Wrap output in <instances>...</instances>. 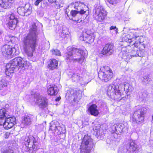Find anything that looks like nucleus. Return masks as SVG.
I'll use <instances>...</instances> for the list:
<instances>
[{"label":"nucleus","instance_id":"obj_1","mask_svg":"<svg viewBox=\"0 0 153 153\" xmlns=\"http://www.w3.org/2000/svg\"><path fill=\"white\" fill-rule=\"evenodd\" d=\"M38 32L37 26L32 24L28 33L25 35L22 39L23 51L27 56L31 57L37 46V39Z\"/></svg>","mask_w":153,"mask_h":153},{"label":"nucleus","instance_id":"obj_2","mask_svg":"<svg viewBox=\"0 0 153 153\" xmlns=\"http://www.w3.org/2000/svg\"><path fill=\"white\" fill-rule=\"evenodd\" d=\"M133 90L131 85L128 83L123 84L114 83L111 84L107 87V94L108 96L114 100H120L124 98V91L129 94Z\"/></svg>","mask_w":153,"mask_h":153},{"label":"nucleus","instance_id":"obj_3","mask_svg":"<svg viewBox=\"0 0 153 153\" xmlns=\"http://www.w3.org/2000/svg\"><path fill=\"white\" fill-rule=\"evenodd\" d=\"M29 62L25 61L21 57H16L12 59L10 63L6 65V74L10 77L15 71L24 70L28 67Z\"/></svg>","mask_w":153,"mask_h":153},{"label":"nucleus","instance_id":"obj_4","mask_svg":"<svg viewBox=\"0 0 153 153\" xmlns=\"http://www.w3.org/2000/svg\"><path fill=\"white\" fill-rule=\"evenodd\" d=\"M67 52L65 53V59L67 62H78L82 64L85 57L83 51L77 48L71 47L67 48Z\"/></svg>","mask_w":153,"mask_h":153},{"label":"nucleus","instance_id":"obj_5","mask_svg":"<svg viewBox=\"0 0 153 153\" xmlns=\"http://www.w3.org/2000/svg\"><path fill=\"white\" fill-rule=\"evenodd\" d=\"M22 143L24 146L23 149L26 152L30 153H36L39 149V143L38 138L33 136L23 137L22 138Z\"/></svg>","mask_w":153,"mask_h":153},{"label":"nucleus","instance_id":"obj_6","mask_svg":"<svg viewBox=\"0 0 153 153\" xmlns=\"http://www.w3.org/2000/svg\"><path fill=\"white\" fill-rule=\"evenodd\" d=\"M146 108L143 107L135 110L134 114L131 115L132 121L138 124L143 123L145 114L146 113Z\"/></svg>","mask_w":153,"mask_h":153},{"label":"nucleus","instance_id":"obj_7","mask_svg":"<svg viewBox=\"0 0 153 153\" xmlns=\"http://www.w3.org/2000/svg\"><path fill=\"white\" fill-rule=\"evenodd\" d=\"M98 76L102 81L107 82L113 76L112 70L108 66L101 67L98 73Z\"/></svg>","mask_w":153,"mask_h":153},{"label":"nucleus","instance_id":"obj_8","mask_svg":"<svg viewBox=\"0 0 153 153\" xmlns=\"http://www.w3.org/2000/svg\"><path fill=\"white\" fill-rule=\"evenodd\" d=\"M94 11L95 13L93 15L94 17L97 21H102L106 17L107 13L103 7L100 5L96 6Z\"/></svg>","mask_w":153,"mask_h":153},{"label":"nucleus","instance_id":"obj_9","mask_svg":"<svg viewBox=\"0 0 153 153\" xmlns=\"http://www.w3.org/2000/svg\"><path fill=\"white\" fill-rule=\"evenodd\" d=\"M74 8L76 10H72L71 12V15L74 17L78 13L82 15L85 13L88 9L87 6L80 2L75 3Z\"/></svg>","mask_w":153,"mask_h":153},{"label":"nucleus","instance_id":"obj_10","mask_svg":"<svg viewBox=\"0 0 153 153\" xmlns=\"http://www.w3.org/2000/svg\"><path fill=\"white\" fill-rule=\"evenodd\" d=\"M16 118H7V119L0 117V126H3L6 129L11 128L16 124Z\"/></svg>","mask_w":153,"mask_h":153},{"label":"nucleus","instance_id":"obj_11","mask_svg":"<svg viewBox=\"0 0 153 153\" xmlns=\"http://www.w3.org/2000/svg\"><path fill=\"white\" fill-rule=\"evenodd\" d=\"M34 101L40 108H43L47 106L48 103L47 99L38 94L34 95Z\"/></svg>","mask_w":153,"mask_h":153},{"label":"nucleus","instance_id":"obj_12","mask_svg":"<svg viewBox=\"0 0 153 153\" xmlns=\"http://www.w3.org/2000/svg\"><path fill=\"white\" fill-rule=\"evenodd\" d=\"M15 48L12 46L5 45L1 48V51L3 55L5 57L11 58L13 52H15Z\"/></svg>","mask_w":153,"mask_h":153},{"label":"nucleus","instance_id":"obj_13","mask_svg":"<svg viewBox=\"0 0 153 153\" xmlns=\"http://www.w3.org/2000/svg\"><path fill=\"white\" fill-rule=\"evenodd\" d=\"M114 51V45L108 43L105 45L101 51V53L106 56L110 55L113 54Z\"/></svg>","mask_w":153,"mask_h":153},{"label":"nucleus","instance_id":"obj_14","mask_svg":"<svg viewBox=\"0 0 153 153\" xmlns=\"http://www.w3.org/2000/svg\"><path fill=\"white\" fill-rule=\"evenodd\" d=\"M10 109L9 108V105L8 104L4 106L1 107L0 109V117L5 118H12V117L10 116Z\"/></svg>","mask_w":153,"mask_h":153},{"label":"nucleus","instance_id":"obj_15","mask_svg":"<svg viewBox=\"0 0 153 153\" xmlns=\"http://www.w3.org/2000/svg\"><path fill=\"white\" fill-rule=\"evenodd\" d=\"M9 19L8 25L10 29L13 30L16 27V24L18 22V19L16 18L14 14L12 13L9 15Z\"/></svg>","mask_w":153,"mask_h":153},{"label":"nucleus","instance_id":"obj_16","mask_svg":"<svg viewBox=\"0 0 153 153\" xmlns=\"http://www.w3.org/2000/svg\"><path fill=\"white\" fill-rule=\"evenodd\" d=\"M88 32V31H84L82 34V36L80 37V39L85 41L87 43H92L94 41V37L89 35Z\"/></svg>","mask_w":153,"mask_h":153},{"label":"nucleus","instance_id":"obj_17","mask_svg":"<svg viewBox=\"0 0 153 153\" xmlns=\"http://www.w3.org/2000/svg\"><path fill=\"white\" fill-rule=\"evenodd\" d=\"M81 145L91 149L93 146L92 139L88 135H85L82 140Z\"/></svg>","mask_w":153,"mask_h":153},{"label":"nucleus","instance_id":"obj_18","mask_svg":"<svg viewBox=\"0 0 153 153\" xmlns=\"http://www.w3.org/2000/svg\"><path fill=\"white\" fill-rule=\"evenodd\" d=\"M113 132L117 134H120L122 132L124 131L125 128H126L124 124L120 123L118 124H114L112 127Z\"/></svg>","mask_w":153,"mask_h":153},{"label":"nucleus","instance_id":"obj_19","mask_svg":"<svg viewBox=\"0 0 153 153\" xmlns=\"http://www.w3.org/2000/svg\"><path fill=\"white\" fill-rule=\"evenodd\" d=\"M71 94H72L74 97V100L75 102H78L82 97V92L79 90L71 89L69 91Z\"/></svg>","mask_w":153,"mask_h":153},{"label":"nucleus","instance_id":"obj_20","mask_svg":"<svg viewBox=\"0 0 153 153\" xmlns=\"http://www.w3.org/2000/svg\"><path fill=\"white\" fill-rule=\"evenodd\" d=\"M71 77L73 81L76 82H79L82 85L85 83L82 82V79L79 75L77 73H71Z\"/></svg>","mask_w":153,"mask_h":153},{"label":"nucleus","instance_id":"obj_21","mask_svg":"<svg viewBox=\"0 0 153 153\" xmlns=\"http://www.w3.org/2000/svg\"><path fill=\"white\" fill-rule=\"evenodd\" d=\"M129 145V146L127 150L130 153H136L139 150L138 146L134 141H130Z\"/></svg>","mask_w":153,"mask_h":153},{"label":"nucleus","instance_id":"obj_22","mask_svg":"<svg viewBox=\"0 0 153 153\" xmlns=\"http://www.w3.org/2000/svg\"><path fill=\"white\" fill-rule=\"evenodd\" d=\"M97 106L95 104H92L88 108V110L90 114L94 116L98 115L99 113L97 108Z\"/></svg>","mask_w":153,"mask_h":153},{"label":"nucleus","instance_id":"obj_23","mask_svg":"<svg viewBox=\"0 0 153 153\" xmlns=\"http://www.w3.org/2000/svg\"><path fill=\"white\" fill-rule=\"evenodd\" d=\"M131 34H129L126 35H124L123 37V40L126 42L129 43L130 45L133 44V43L134 42H136V41H135V40L136 39V38H137L138 37H132V36H131Z\"/></svg>","mask_w":153,"mask_h":153},{"label":"nucleus","instance_id":"obj_24","mask_svg":"<svg viewBox=\"0 0 153 153\" xmlns=\"http://www.w3.org/2000/svg\"><path fill=\"white\" fill-rule=\"evenodd\" d=\"M59 89L57 86L54 85L49 87L48 90V94L51 95H56L58 93Z\"/></svg>","mask_w":153,"mask_h":153},{"label":"nucleus","instance_id":"obj_25","mask_svg":"<svg viewBox=\"0 0 153 153\" xmlns=\"http://www.w3.org/2000/svg\"><path fill=\"white\" fill-rule=\"evenodd\" d=\"M12 0H0V5L1 7L4 9L9 8L10 6L11 1Z\"/></svg>","mask_w":153,"mask_h":153},{"label":"nucleus","instance_id":"obj_26","mask_svg":"<svg viewBox=\"0 0 153 153\" xmlns=\"http://www.w3.org/2000/svg\"><path fill=\"white\" fill-rule=\"evenodd\" d=\"M33 118V116L31 115L26 116L22 120V123L26 125H30L31 123Z\"/></svg>","mask_w":153,"mask_h":153},{"label":"nucleus","instance_id":"obj_27","mask_svg":"<svg viewBox=\"0 0 153 153\" xmlns=\"http://www.w3.org/2000/svg\"><path fill=\"white\" fill-rule=\"evenodd\" d=\"M58 62L55 59H50L48 62L49 68L52 70L56 68L57 67Z\"/></svg>","mask_w":153,"mask_h":153},{"label":"nucleus","instance_id":"obj_28","mask_svg":"<svg viewBox=\"0 0 153 153\" xmlns=\"http://www.w3.org/2000/svg\"><path fill=\"white\" fill-rule=\"evenodd\" d=\"M24 5V11L25 12V16H27L31 13L32 11V7L29 3L26 4L25 3Z\"/></svg>","mask_w":153,"mask_h":153},{"label":"nucleus","instance_id":"obj_29","mask_svg":"<svg viewBox=\"0 0 153 153\" xmlns=\"http://www.w3.org/2000/svg\"><path fill=\"white\" fill-rule=\"evenodd\" d=\"M133 44H132V48H134V50H132L131 51V55L132 56H136L137 55V47L138 45L140 44V43H138V42H134L133 43Z\"/></svg>","mask_w":153,"mask_h":153},{"label":"nucleus","instance_id":"obj_30","mask_svg":"<svg viewBox=\"0 0 153 153\" xmlns=\"http://www.w3.org/2000/svg\"><path fill=\"white\" fill-rule=\"evenodd\" d=\"M141 82L144 85H146L148 84L151 80L150 78H149V75H144L143 77L141 78Z\"/></svg>","mask_w":153,"mask_h":153},{"label":"nucleus","instance_id":"obj_31","mask_svg":"<svg viewBox=\"0 0 153 153\" xmlns=\"http://www.w3.org/2000/svg\"><path fill=\"white\" fill-rule=\"evenodd\" d=\"M58 122H57L52 121L50 124L49 130H51L52 131H56V128L58 125Z\"/></svg>","mask_w":153,"mask_h":153},{"label":"nucleus","instance_id":"obj_32","mask_svg":"<svg viewBox=\"0 0 153 153\" xmlns=\"http://www.w3.org/2000/svg\"><path fill=\"white\" fill-rule=\"evenodd\" d=\"M81 153H89L91 148H88L87 146L81 145Z\"/></svg>","mask_w":153,"mask_h":153},{"label":"nucleus","instance_id":"obj_33","mask_svg":"<svg viewBox=\"0 0 153 153\" xmlns=\"http://www.w3.org/2000/svg\"><path fill=\"white\" fill-rule=\"evenodd\" d=\"M56 131H57V133L58 134H65L66 132L65 129L64 127L63 128L61 126H58L56 128Z\"/></svg>","mask_w":153,"mask_h":153},{"label":"nucleus","instance_id":"obj_34","mask_svg":"<svg viewBox=\"0 0 153 153\" xmlns=\"http://www.w3.org/2000/svg\"><path fill=\"white\" fill-rule=\"evenodd\" d=\"M17 11L18 13L20 15L22 16H25V12L24 11V6H20L17 8Z\"/></svg>","mask_w":153,"mask_h":153},{"label":"nucleus","instance_id":"obj_35","mask_svg":"<svg viewBox=\"0 0 153 153\" xmlns=\"http://www.w3.org/2000/svg\"><path fill=\"white\" fill-rule=\"evenodd\" d=\"M120 56L122 59H124L127 62L132 57V56L131 55L128 53H125V54H123Z\"/></svg>","mask_w":153,"mask_h":153},{"label":"nucleus","instance_id":"obj_36","mask_svg":"<svg viewBox=\"0 0 153 153\" xmlns=\"http://www.w3.org/2000/svg\"><path fill=\"white\" fill-rule=\"evenodd\" d=\"M48 2L49 3L52 4L53 3L55 4L54 7L56 8H59L60 7V5L59 3L56 0H48Z\"/></svg>","mask_w":153,"mask_h":153},{"label":"nucleus","instance_id":"obj_37","mask_svg":"<svg viewBox=\"0 0 153 153\" xmlns=\"http://www.w3.org/2000/svg\"><path fill=\"white\" fill-rule=\"evenodd\" d=\"M148 96V94L146 91H143L140 93L139 94V97L143 100H145Z\"/></svg>","mask_w":153,"mask_h":153},{"label":"nucleus","instance_id":"obj_38","mask_svg":"<svg viewBox=\"0 0 153 153\" xmlns=\"http://www.w3.org/2000/svg\"><path fill=\"white\" fill-rule=\"evenodd\" d=\"M7 86V81L4 79L0 80V89H2L3 88Z\"/></svg>","mask_w":153,"mask_h":153},{"label":"nucleus","instance_id":"obj_39","mask_svg":"<svg viewBox=\"0 0 153 153\" xmlns=\"http://www.w3.org/2000/svg\"><path fill=\"white\" fill-rule=\"evenodd\" d=\"M100 126H96V125L95 124L94 127L93 128L94 130L95 131V132H96V134L98 136H101V135H100V131L99 130V129H100Z\"/></svg>","mask_w":153,"mask_h":153},{"label":"nucleus","instance_id":"obj_40","mask_svg":"<svg viewBox=\"0 0 153 153\" xmlns=\"http://www.w3.org/2000/svg\"><path fill=\"white\" fill-rule=\"evenodd\" d=\"M1 153H13V151L11 149H2L1 150Z\"/></svg>","mask_w":153,"mask_h":153},{"label":"nucleus","instance_id":"obj_41","mask_svg":"<svg viewBox=\"0 0 153 153\" xmlns=\"http://www.w3.org/2000/svg\"><path fill=\"white\" fill-rule=\"evenodd\" d=\"M62 38H65L67 37L68 36V32L64 30H63L62 33L59 35Z\"/></svg>","mask_w":153,"mask_h":153},{"label":"nucleus","instance_id":"obj_42","mask_svg":"<svg viewBox=\"0 0 153 153\" xmlns=\"http://www.w3.org/2000/svg\"><path fill=\"white\" fill-rule=\"evenodd\" d=\"M51 52L53 55L58 56L60 55V52L57 49H55L52 50L51 51Z\"/></svg>","mask_w":153,"mask_h":153},{"label":"nucleus","instance_id":"obj_43","mask_svg":"<svg viewBox=\"0 0 153 153\" xmlns=\"http://www.w3.org/2000/svg\"><path fill=\"white\" fill-rule=\"evenodd\" d=\"M137 55L136 56L141 57L143 56L144 55L143 51H141L140 49L138 50V49H137Z\"/></svg>","mask_w":153,"mask_h":153},{"label":"nucleus","instance_id":"obj_44","mask_svg":"<svg viewBox=\"0 0 153 153\" xmlns=\"http://www.w3.org/2000/svg\"><path fill=\"white\" fill-rule=\"evenodd\" d=\"M120 0H107V1L111 4L113 5L116 4Z\"/></svg>","mask_w":153,"mask_h":153},{"label":"nucleus","instance_id":"obj_45","mask_svg":"<svg viewBox=\"0 0 153 153\" xmlns=\"http://www.w3.org/2000/svg\"><path fill=\"white\" fill-rule=\"evenodd\" d=\"M127 52V49L126 47L122 48V51L120 53V56H121L123 55V54H125V53H126Z\"/></svg>","mask_w":153,"mask_h":153},{"label":"nucleus","instance_id":"obj_46","mask_svg":"<svg viewBox=\"0 0 153 153\" xmlns=\"http://www.w3.org/2000/svg\"><path fill=\"white\" fill-rule=\"evenodd\" d=\"M110 30H114L115 33L117 34L118 33V29L116 26H111L110 27Z\"/></svg>","mask_w":153,"mask_h":153},{"label":"nucleus","instance_id":"obj_47","mask_svg":"<svg viewBox=\"0 0 153 153\" xmlns=\"http://www.w3.org/2000/svg\"><path fill=\"white\" fill-rule=\"evenodd\" d=\"M43 0H36L34 3V4L36 6H38L40 2H41Z\"/></svg>","mask_w":153,"mask_h":153},{"label":"nucleus","instance_id":"obj_48","mask_svg":"<svg viewBox=\"0 0 153 153\" xmlns=\"http://www.w3.org/2000/svg\"><path fill=\"white\" fill-rule=\"evenodd\" d=\"M10 135V133L9 132H7L6 133H5L4 134L5 138H8L9 137Z\"/></svg>","mask_w":153,"mask_h":153},{"label":"nucleus","instance_id":"obj_49","mask_svg":"<svg viewBox=\"0 0 153 153\" xmlns=\"http://www.w3.org/2000/svg\"><path fill=\"white\" fill-rule=\"evenodd\" d=\"M61 97H58L56 98V99H55V100L56 101H58L61 99Z\"/></svg>","mask_w":153,"mask_h":153},{"label":"nucleus","instance_id":"obj_50","mask_svg":"<svg viewBox=\"0 0 153 153\" xmlns=\"http://www.w3.org/2000/svg\"><path fill=\"white\" fill-rule=\"evenodd\" d=\"M47 45H48V47H47V49H46L47 50H48V49H49V48L50 47V46H49V45H50V44H49L48 45V44H47Z\"/></svg>","mask_w":153,"mask_h":153},{"label":"nucleus","instance_id":"obj_51","mask_svg":"<svg viewBox=\"0 0 153 153\" xmlns=\"http://www.w3.org/2000/svg\"><path fill=\"white\" fill-rule=\"evenodd\" d=\"M2 31L1 30H0V36L2 34Z\"/></svg>","mask_w":153,"mask_h":153},{"label":"nucleus","instance_id":"obj_52","mask_svg":"<svg viewBox=\"0 0 153 153\" xmlns=\"http://www.w3.org/2000/svg\"><path fill=\"white\" fill-rule=\"evenodd\" d=\"M8 36H6L5 37V39H6L7 38H8Z\"/></svg>","mask_w":153,"mask_h":153},{"label":"nucleus","instance_id":"obj_53","mask_svg":"<svg viewBox=\"0 0 153 153\" xmlns=\"http://www.w3.org/2000/svg\"><path fill=\"white\" fill-rule=\"evenodd\" d=\"M130 47H131V46H132V45H130Z\"/></svg>","mask_w":153,"mask_h":153},{"label":"nucleus","instance_id":"obj_54","mask_svg":"<svg viewBox=\"0 0 153 153\" xmlns=\"http://www.w3.org/2000/svg\"><path fill=\"white\" fill-rule=\"evenodd\" d=\"M152 119H153V116L152 117Z\"/></svg>","mask_w":153,"mask_h":153},{"label":"nucleus","instance_id":"obj_55","mask_svg":"<svg viewBox=\"0 0 153 153\" xmlns=\"http://www.w3.org/2000/svg\"><path fill=\"white\" fill-rule=\"evenodd\" d=\"M22 1H23V0H22Z\"/></svg>","mask_w":153,"mask_h":153},{"label":"nucleus","instance_id":"obj_56","mask_svg":"<svg viewBox=\"0 0 153 153\" xmlns=\"http://www.w3.org/2000/svg\"><path fill=\"white\" fill-rule=\"evenodd\" d=\"M153 120V119H152Z\"/></svg>","mask_w":153,"mask_h":153}]
</instances>
